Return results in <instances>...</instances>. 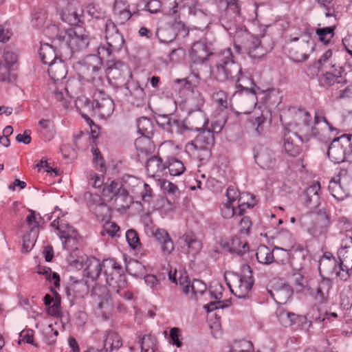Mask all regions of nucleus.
Returning a JSON list of instances; mask_svg holds the SVG:
<instances>
[{
    "label": "nucleus",
    "mask_w": 352,
    "mask_h": 352,
    "mask_svg": "<svg viewBox=\"0 0 352 352\" xmlns=\"http://www.w3.org/2000/svg\"><path fill=\"white\" fill-rule=\"evenodd\" d=\"M126 270L129 274L138 277L143 274L145 267L138 261L131 260L126 264Z\"/></svg>",
    "instance_id": "nucleus-42"
},
{
    "label": "nucleus",
    "mask_w": 352,
    "mask_h": 352,
    "mask_svg": "<svg viewBox=\"0 0 352 352\" xmlns=\"http://www.w3.org/2000/svg\"><path fill=\"white\" fill-rule=\"evenodd\" d=\"M107 78L114 80L113 83L118 87L126 82V78H132V74L126 64L121 60H108L106 70Z\"/></svg>",
    "instance_id": "nucleus-13"
},
{
    "label": "nucleus",
    "mask_w": 352,
    "mask_h": 352,
    "mask_svg": "<svg viewBox=\"0 0 352 352\" xmlns=\"http://www.w3.org/2000/svg\"><path fill=\"white\" fill-rule=\"evenodd\" d=\"M243 45V47L251 58L260 59L266 54L267 51L261 45L258 37L254 36L249 33V36H243L239 42Z\"/></svg>",
    "instance_id": "nucleus-16"
},
{
    "label": "nucleus",
    "mask_w": 352,
    "mask_h": 352,
    "mask_svg": "<svg viewBox=\"0 0 352 352\" xmlns=\"http://www.w3.org/2000/svg\"><path fill=\"white\" fill-rule=\"evenodd\" d=\"M339 72H337L336 74H331L329 72H324L322 74L321 78V83L322 86H332L335 83H341L342 80H339Z\"/></svg>",
    "instance_id": "nucleus-48"
},
{
    "label": "nucleus",
    "mask_w": 352,
    "mask_h": 352,
    "mask_svg": "<svg viewBox=\"0 0 352 352\" xmlns=\"http://www.w3.org/2000/svg\"><path fill=\"white\" fill-rule=\"evenodd\" d=\"M178 242L181 247V251L185 254H190L192 256L197 254L202 248L201 241L192 232L184 234L180 236Z\"/></svg>",
    "instance_id": "nucleus-22"
},
{
    "label": "nucleus",
    "mask_w": 352,
    "mask_h": 352,
    "mask_svg": "<svg viewBox=\"0 0 352 352\" xmlns=\"http://www.w3.org/2000/svg\"><path fill=\"white\" fill-rule=\"evenodd\" d=\"M137 12H134L131 13L129 9L126 10H122L121 12H118L115 13L114 15L116 16L118 21L120 24H124L126 21H128L131 17L135 15Z\"/></svg>",
    "instance_id": "nucleus-61"
},
{
    "label": "nucleus",
    "mask_w": 352,
    "mask_h": 352,
    "mask_svg": "<svg viewBox=\"0 0 352 352\" xmlns=\"http://www.w3.org/2000/svg\"><path fill=\"white\" fill-rule=\"evenodd\" d=\"M294 120L297 126L302 127L299 129L298 132L292 131L288 128H285L283 133V147L285 152L291 157L298 156L302 151V144L304 138L299 133L305 136V141H308L311 135H316L317 129L310 128L311 115L305 109H299L294 115Z\"/></svg>",
    "instance_id": "nucleus-2"
},
{
    "label": "nucleus",
    "mask_w": 352,
    "mask_h": 352,
    "mask_svg": "<svg viewBox=\"0 0 352 352\" xmlns=\"http://www.w3.org/2000/svg\"><path fill=\"white\" fill-rule=\"evenodd\" d=\"M173 116V114L159 115L156 118V122L161 129L167 131L168 129H170V123Z\"/></svg>",
    "instance_id": "nucleus-53"
},
{
    "label": "nucleus",
    "mask_w": 352,
    "mask_h": 352,
    "mask_svg": "<svg viewBox=\"0 0 352 352\" xmlns=\"http://www.w3.org/2000/svg\"><path fill=\"white\" fill-rule=\"evenodd\" d=\"M146 168L151 177H160L166 170V161L164 162L163 159L157 155H153L147 160Z\"/></svg>",
    "instance_id": "nucleus-26"
},
{
    "label": "nucleus",
    "mask_w": 352,
    "mask_h": 352,
    "mask_svg": "<svg viewBox=\"0 0 352 352\" xmlns=\"http://www.w3.org/2000/svg\"><path fill=\"white\" fill-rule=\"evenodd\" d=\"M334 61H336V58L333 54L332 50H327L318 60L319 71L324 72V69H328L329 63H333Z\"/></svg>",
    "instance_id": "nucleus-43"
},
{
    "label": "nucleus",
    "mask_w": 352,
    "mask_h": 352,
    "mask_svg": "<svg viewBox=\"0 0 352 352\" xmlns=\"http://www.w3.org/2000/svg\"><path fill=\"white\" fill-rule=\"evenodd\" d=\"M87 12L92 18L97 19H104L106 18L105 12L94 3H89L87 6Z\"/></svg>",
    "instance_id": "nucleus-49"
},
{
    "label": "nucleus",
    "mask_w": 352,
    "mask_h": 352,
    "mask_svg": "<svg viewBox=\"0 0 352 352\" xmlns=\"http://www.w3.org/2000/svg\"><path fill=\"white\" fill-rule=\"evenodd\" d=\"M320 182H314L306 188L300 195V199L303 204L309 209L318 208L320 204Z\"/></svg>",
    "instance_id": "nucleus-20"
},
{
    "label": "nucleus",
    "mask_w": 352,
    "mask_h": 352,
    "mask_svg": "<svg viewBox=\"0 0 352 352\" xmlns=\"http://www.w3.org/2000/svg\"><path fill=\"white\" fill-rule=\"evenodd\" d=\"M175 274L176 272L172 275L170 272L168 275L169 278L172 280L173 283L177 285L179 284L182 287V291L185 294H189L192 283H190L188 276L186 274H181L179 280H177L175 276Z\"/></svg>",
    "instance_id": "nucleus-39"
},
{
    "label": "nucleus",
    "mask_w": 352,
    "mask_h": 352,
    "mask_svg": "<svg viewBox=\"0 0 352 352\" xmlns=\"http://www.w3.org/2000/svg\"><path fill=\"white\" fill-rule=\"evenodd\" d=\"M104 275L106 283L112 290L118 293L127 285L122 267L114 258L103 260Z\"/></svg>",
    "instance_id": "nucleus-10"
},
{
    "label": "nucleus",
    "mask_w": 352,
    "mask_h": 352,
    "mask_svg": "<svg viewBox=\"0 0 352 352\" xmlns=\"http://www.w3.org/2000/svg\"><path fill=\"white\" fill-rule=\"evenodd\" d=\"M92 107L101 118L106 119L112 115L114 111V102L104 91L98 90L94 94Z\"/></svg>",
    "instance_id": "nucleus-15"
},
{
    "label": "nucleus",
    "mask_w": 352,
    "mask_h": 352,
    "mask_svg": "<svg viewBox=\"0 0 352 352\" xmlns=\"http://www.w3.org/2000/svg\"><path fill=\"white\" fill-rule=\"evenodd\" d=\"M39 56L41 61L45 65H50L54 63L56 59L55 50L52 45L47 43L41 45Z\"/></svg>",
    "instance_id": "nucleus-29"
},
{
    "label": "nucleus",
    "mask_w": 352,
    "mask_h": 352,
    "mask_svg": "<svg viewBox=\"0 0 352 352\" xmlns=\"http://www.w3.org/2000/svg\"><path fill=\"white\" fill-rule=\"evenodd\" d=\"M137 127L138 133L142 136L137 138L135 142V146L139 155L140 153L146 155L151 154L155 148L151 141L154 131V126L151 120L146 117L140 118L137 120Z\"/></svg>",
    "instance_id": "nucleus-9"
},
{
    "label": "nucleus",
    "mask_w": 352,
    "mask_h": 352,
    "mask_svg": "<svg viewBox=\"0 0 352 352\" xmlns=\"http://www.w3.org/2000/svg\"><path fill=\"white\" fill-rule=\"evenodd\" d=\"M168 168L171 176H179L184 173L186 170L183 162L174 157H168L166 160V169Z\"/></svg>",
    "instance_id": "nucleus-31"
},
{
    "label": "nucleus",
    "mask_w": 352,
    "mask_h": 352,
    "mask_svg": "<svg viewBox=\"0 0 352 352\" xmlns=\"http://www.w3.org/2000/svg\"><path fill=\"white\" fill-rule=\"evenodd\" d=\"M274 252H275V256H276L274 261L277 263L285 264L289 261V254L287 250L275 247Z\"/></svg>",
    "instance_id": "nucleus-52"
},
{
    "label": "nucleus",
    "mask_w": 352,
    "mask_h": 352,
    "mask_svg": "<svg viewBox=\"0 0 352 352\" xmlns=\"http://www.w3.org/2000/svg\"><path fill=\"white\" fill-rule=\"evenodd\" d=\"M246 195L247 197L249 195L241 194L239 191L233 186H230L226 192V197L228 198V201H230L233 203L236 200H239L240 197H243Z\"/></svg>",
    "instance_id": "nucleus-57"
},
{
    "label": "nucleus",
    "mask_w": 352,
    "mask_h": 352,
    "mask_svg": "<svg viewBox=\"0 0 352 352\" xmlns=\"http://www.w3.org/2000/svg\"><path fill=\"white\" fill-rule=\"evenodd\" d=\"M271 298L278 304H285L292 296L293 289L287 284H281L267 290Z\"/></svg>",
    "instance_id": "nucleus-25"
},
{
    "label": "nucleus",
    "mask_w": 352,
    "mask_h": 352,
    "mask_svg": "<svg viewBox=\"0 0 352 352\" xmlns=\"http://www.w3.org/2000/svg\"><path fill=\"white\" fill-rule=\"evenodd\" d=\"M191 60L195 64H203L208 57L215 60L212 72L216 79L221 82H230L234 83L236 91L232 96L245 94L254 97L256 90L254 80L245 76L241 65L234 61L230 48L217 50L211 43L203 41L193 43L190 52Z\"/></svg>",
    "instance_id": "nucleus-1"
},
{
    "label": "nucleus",
    "mask_w": 352,
    "mask_h": 352,
    "mask_svg": "<svg viewBox=\"0 0 352 352\" xmlns=\"http://www.w3.org/2000/svg\"><path fill=\"white\" fill-rule=\"evenodd\" d=\"M40 133L45 141L50 140L54 134L52 122L48 119H42L38 122Z\"/></svg>",
    "instance_id": "nucleus-38"
},
{
    "label": "nucleus",
    "mask_w": 352,
    "mask_h": 352,
    "mask_svg": "<svg viewBox=\"0 0 352 352\" xmlns=\"http://www.w3.org/2000/svg\"><path fill=\"white\" fill-rule=\"evenodd\" d=\"M299 223L302 230L314 237L325 236L330 226V217L325 210H319L302 216Z\"/></svg>",
    "instance_id": "nucleus-4"
},
{
    "label": "nucleus",
    "mask_w": 352,
    "mask_h": 352,
    "mask_svg": "<svg viewBox=\"0 0 352 352\" xmlns=\"http://www.w3.org/2000/svg\"><path fill=\"white\" fill-rule=\"evenodd\" d=\"M144 281L146 284L149 286L153 291L158 289L160 282L156 276L153 274H147L144 276Z\"/></svg>",
    "instance_id": "nucleus-64"
},
{
    "label": "nucleus",
    "mask_w": 352,
    "mask_h": 352,
    "mask_svg": "<svg viewBox=\"0 0 352 352\" xmlns=\"http://www.w3.org/2000/svg\"><path fill=\"white\" fill-rule=\"evenodd\" d=\"M78 237V234L73 228H70L67 232H64L61 236V238L65 239L63 241L65 246L68 248L77 243Z\"/></svg>",
    "instance_id": "nucleus-46"
},
{
    "label": "nucleus",
    "mask_w": 352,
    "mask_h": 352,
    "mask_svg": "<svg viewBox=\"0 0 352 352\" xmlns=\"http://www.w3.org/2000/svg\"><path fill=\"white\" fill-rule=\"evenodd\" d=\"M230 301L229 300H217L210 302L204 305V308L206 310L207 312H211L218 309H224L230 306Z\"/></svg>",
    "instance_id": "nucleus-51"
},
{
    "label": "nucleus",
    "mask_w": 352,
    "mask_h": 352,
    "mask_svg": "<svg viewBox=\"0 0 352 352\" xmlns=\"http://www.w3.org/2000/svg\"><path fill=\"white\" fill-rule=\"evenodd\" d=\"M104 25L107 45L100 46L98 52L102 57L108 58L115 56L121 50L124 44V38L111 19H107Z\"/></svg>",
    "instance_id": "nucleus-5"
},
{
    "label": "nucleus",
    "mask_w": 352,
    "mask_h": 352,
    "mask_svg": "<svg viewBox=\"0 0 352 352\" xmlns=\"http://www.w3.org/2000/svg\"><path fill=\"white\" fill-rule=\"evenodd\" d=\"M266 118L261 113L259 116L253 115L248 119V127L255 131L257 135H261L265 127Z\"/></svg>",
    "instance_id": "nucleus-32"
},
{
    "label": "nucleus",
    "mask_w": 352,
    "mask_h": 352,
    "mask_svg": "<svg viewBox=\"0 0 352 352\" xmlns=\"http://www.w3.org/2000/svg\"><path fill=\"white\" fill-rule=\"evenodd\" d=\"M91 151L95 163L97 164V166H100V171L104 173L106 171L105 161L102 157L99 149L98 148L93 147Z\"/></svg>",
    "instance_id": "nucleus-55"
},
{
    "label": "nucleus",
    "mask_w": 352,
    "mask_h": 352,
    "mask_svg": "<svg viewBox=\"0 0 352 352\" xmlns=\"http://www.w3.org/2000/svg\"><path fill=\"white\" fill-rule=\"evenodd\" d=\"M338 271L336 276L340 280L346 281L351 276L352 273V236L346 234L345 239H342L341 246L338 249Z\"/></svg>",
    "instance_id": "nucleus-11"
},
{
    "label": "nucleus",
    "mask_w": 352,
    "mask_h": 352,
    "mask_svg": "<svg viewBox=\"0 0 352 352\" xmlns=\"http://www.w3.org/2000/svg\"><path fill=\"white\" fill-rule=\"evenodd\" d=\"M221 245L225 250L240 256L243 255L249 250L248 243L242 242L236 236L232 237L230 242H222Z\"/></svg>",
    "instance_id": "nucleus-27"
},
{
    "label": "nucleus",
    "mask_w": 352,
    "mask_h": 352,
    "mask_svg": "<svg viewBox=\"0 0 352 352\" xmlns=\"http://www.w3.org/2000/svg\"><path fill=\"white\" fill-rule=\"evenodd\" d=\"M254 159L256 164L263 169H272L276 163L274 152L264 146L255 148Z\"/></svg>",
    "instance_id": "nucleus-18"
},
{
    "label": "nucleus",
    "mask_w": 352,
    "mask_h": 352,
    "mask_svg": "<svg viewBox=\"0 0 352 352\" xmlns=\"http://www.w3.org/2000/svg\"><path fill=\"white\" fill-rule=\"evenodd\" d=\"M252 226V221L250 217L244 216L239 223V231L241 234H248Z\"/></svg>",
    "instance_id": "nucleus-63"
},
{
    "label": "nucleus",
    "mask_w": 352,
    "mask_h": 352,
    "mask_svg": "<svg viewBox=\"0 0 352 352\" xmlns=\"http://www.w3.org/2000/svg\"><path fill=\"white\" fill-rule=\"evenodd\" d=\"M179 329L178 328L174 327L170 330V342L172 344L176 345L177 347L182 346V343L179 340Z\"/></svg>",
    "instance_id": "nucleus-62"
},
{
    "label": "nucleus",
    "mask_w": 352,
    "mask_h": 352,
    "mask_svg": "<svg viewBox=\"0 0 352 352\" xmlns=\"http://www.w3.org/2000/svg\"><path fill=\"white\" fill-rule=\"evenodd\" d=\"M139 343L141 352H148L150 349H157V339L151 334L144 335L140 339Z\"/></svg>",
    "instance_id": "nucleus-40"
},
{
    "label": "nucleus",
    "mask_w": 352,
    "mask_h": 352,
    "mask_svg": "<svg viewBox=\"0 0 352 352\" xmlns=\"http://www.w3.org/2000/svg\"><path fill=\"white\" fill-rule=\"evenodd\" d=\"M231 0H228V9L225 13L221 14L219 21L223 28L229 33L230 35L233 36L235 43L240 42L241 38L243 36H249V32L248 30L243 27H241L236 24L235 16H233L230 13V10H233V13L236 14L239 13V7L237 5L238 0L236 2V5L229 3Z\"/></svg>",
    "instance_id": "nucleus-12"
},
{
    "label": "nucleus",
    "mask_w": 352,
    "mask_h": 352,
    "mask_svg": "<svg viewBox=\"0 0 352 352\" xmlns=\"http://www.w3.org/2000/svg\"><path fill=\"white\" fill-rule=\"evenodd\" d=\"M29 212L30 214L26 217L27 224L31 227V228L38 230L41 223L43 221V218L41 217L40 214L36 213L34 210H30Z\"/></svg>",
    "instance_id": "nucleus-45"
},
{
    "label": "nucleus",
    "mask_w": 352,
    "mask_h": 352,
    "mask_svg": "<svg viewBox=\"0 0 352 352\" xmlns=\"http://www.w3.org/2000/svg\"><path fill=\"white\" fill-rule=\"evenodd\" d=\"M125 89L128 91L131 96V103L136 107L144 105L146 100V94L144 89L140 85L139 82L132 79L127 80L124 83Z\"/></svg>",
    "instance_id": "nucleus-19"
},
{
    "label": "nucleus",
    "mask_w": 352,
    "mask_h": 352,
    "mask_svg": "<svg viewBox=\"0 0 352 352\" xmlns=\"http://www.w3.org/2000/svg\"><path fill=\"white\" fill-rule=\"evenodd\" d=\"M185 121L187 124L188 131H202V133L197 136L195 143H191V145L196 149L198 148L197 142H204L206 145L212 144L214 137L211 134V131L210 130L205 131V125L208 120L202 111L199 110L190 113Z\"/></svg>",
    "instance_id": "nucleus-7"
},
{
    "label": "nucleus",
    "mask_w": 352,
    "mask_h": 352,
    "mask_svg": "<svg viewBox=\"0 0 352 352\" xmlns=\"http://www.w3.org/2000/svg\"><path fill=\"white\" fill-rule=\"evenodd\" d=\"M285 316L287 319V321L285 324V327H292L296 324L298 314L290 311H282L280 313V317L283 318Z\"/></svg>",
    "instance_id": "nucleus-56"
},
{
    "label": "nucleus",
    "mask_w": 352,
    "mask_h": 352,
    "mask_svg": "<svg viewBox=\"0 0 352 352\" xmlns=\"http://www.w3.org/2000/svg\"><path fill=\"white\" fill-rule=\"evenodd\" d=\"M103 338V348L102 349L91 348L85 352H117L122 345V338L116 331H108Z\"/></svg>",
    "instance_id": "nucleus-21"
},
{
    "label": "nucleus",
    "mask_w": 352,
    "mask_h": 352,
    "mask_svg": "<svg viewBox=\"0 0 352 352\" xmlns=\"http://www.w3.org/2000/svg\"><path fill=\"white\" fill-rule=\"evenodd\" d=\"M37 273L45 276L46 280L53 283L55 287L60 286V276L56 272H52L51 268L48 267L38 266Z\"/></svg>",
    "instance_id": "nucleus-36"
},
{
    "label": "nucleus",
    "mask_w": 352,
    "mask_h": 352,
    "mask_svg": "<svg viewBox=\"0 0 352 352\" xmlns=\"http://www.w3.org/2000/svg\"><path fill=\"white\" fill-rule=\"evenodd\" d=\"M227 120L226 115L221 116L220 118L212 122V133H219L225 126Z\"/></svg>",
    "instance_id": "nucleus-60"
},
{
    "label": "nucleus",
    "mask_w": 352,
    "mask_h": 352,
    "mask_svg": "<svg viewBox=\"0 0 352 352\" xmlns=\"http://www.w3.org/2000/svg\"><path fill=\"white\" fill-rule=\"evenodd\" d=\"M95 60L100 63V60L96 56H90L89 59L78 63V69L79 76L87 82H91L95 87H100L102 83V78L97 76L100 67L91 63V60Z\"/></svg>",
    "instance_id": "nucleus-14"
},
{
    "label": "nucleus",
    "mask_w": 352,
    "mask_h": 352,
    "mask_svg": "<svg viewBox=\"0 0 352 352\" xmlns=\"http://www.w3.org/2000/svg\"><path fill=\"white\" fill-rule=\"evenodd\" d=\"M147 234H151L161 245L162 251L166 254H170L174 250L173 242L167 231L162 228L148 227L146 228Z\"/></svg>",
    "instance_id": "nucleus-17"
},
{
    "label": "nucleus",
    "mask_w": 352,
    "mask_h": 352,
    "mask_svg": "<svg viewBox=\"0 0 352 352\" xmlns=\"http://www.w3.org/2000/svg\"><path fill=\"white\" fill-rule=\"evenodd\" d=\"M336 26H328L325 28H318L316 30V34L318 39L325 45H327L334 36Z\"/></svg>",
    "instance_id": "nucleus-34"
},
{
    "label": "nucleus",
    "mask_w": 352,
    "mask_h": 352,
    "mask_svg": "<svg viewBox=\"0 0 352 352\" xmlns=\"http://www.w3.org/2000/svg\"><path fill=\"white\" fill-rule=\"evenodd\" d=\"M256 257L258 262L265 265H270L275 261L274 250H271L265 245H261L258 248Z\"/></svg>",
    "instance_id": "nucleus-30"
},
{
    "label": "nucleus",
    "mask_w": 352,
    "mask_h": 352,
    "mask_svg": "<svg viewBox=\"0 0 352 352\" xmlns=\"http://www.w3.org/2000/svg\"><path fill=\"white\" fill-rule=\"evenodd\" d=\"M212 98L221 109H226L228 107L229 102L228 94L226 91L219 90L214 92L212 95Z\"/></svg>",
    "instance_id": "nucleus-47"
},
{
    "label": "nucleus",
    "mask_w": 352,
    "mask_h": 352,
    "mask_svg": "<svg viewBox=\"0 0 352 352\" xmlns=\"http://www.w3.org/2000/svg\"><path fill=\"white\" fill-rule=\"evenodd\" d=\"M85 267L83 271V276L90 278L93 282L98 281L102 272H104L103 261L94 256L87 258L85 263Z\"/></svg>",
    "instance_id": "nucleus-23"
},
{
    "label": "nucleus",
    "mask_w": 352,
    "mask_h": 352,
    "mask_svg": "<svg viewBox=\"0 0 352 352\" xmlns=\"http://www.w3.org/2000/svg\"><path fill=\"white\" fill-rule=\"evenodd\" d=\"M87 199V205L91 210L94 211L96 215L99 217L100 215H102V214H99L101 210H106L107 212L109 210L107 205L103 201L102 198L98 194L95 193H88Z\"/></svg>",
    "instance_id": "nucleus-28"
},
{
    "label": "nucleus",
    "mask_w": 352,
    "mask_h": 352,
    "mask_svg": "<svg viewBox=\"0 0 352 352\" xmlns=\"http://www.w3.org/2000/svg\"><path fill=\"white\" fill-rule=\"evenodd\" d=\"M96 286L97 283H95L93 293L98 296V309L101 311V314L104 316H107L113 309L112 298L105 287L99 288L101 294H98Z\"/></svg>",
    "instance_id": "nucleus-24"
},
{
    "label": "nucleus",
    "mask_w": 352,
    "mask_h": 352,
    "mask_svg": "<svg viewBox=\"0 0 352 352\" xmlns=\"http://www.w3.org/2000/svg\"><path fill=\"white\" fill-rule=\"evenodd\" d=\"M221 211L223 217L226 219H230L234 215H238L236 208L233 206V203L230 201L223 203L221 206Z\"/></svg>",
    "instance_id": "nucleus-50"
},
{
    "label": "nucleus",
    "mask_w": 352,
    "mask_h": 352,
    "mask_svg": "<svg viewBox=\"0 0 352 352\" xmlns=\"http://www.w3.org/2000/svg\"><path fill=\"white\" fill-rule=\"evenodd\" d=\"M48 73L53 80H59L66 76L67 70L65 65L61 61L54 62L49 65Z\"/></svg>",
    "instance_id": "nucleus-33"
},
{
    "label": "nucleus",
    "mask_w": 352,
    "mask_h": 352,
    "mask_svg": "<svg viewBox=\"0 0 352 352\" xmlns=\"http://www.w3.org/2000/svg\"><path fill=\"white\" fill-rule=\"evenodd\" d=\"M45 34L54 42L57 41L60 47L69 49L72 53L85 50L90 42L89 34L81 26L69 28L59 32L56 25H51L46 28Z\"/></svg>",
    "instance_id": "nucleus-3"
},
{
    "label": "nucleus",
    "mask_w": 352,
    "mask_h": 352,
    "mask_svg": "<svg viewBox=\"0 0 352 352\" xmlns=\"http://www.w3.org/2000/svg\"><path fill=\"white\" fill-rule=\"evenodd\" d=\"M237 203L238 207L236 208V211H238V216L243 215L247 208H252L254 206V203L245 201L244 200V196L240 197Z\"/></svg>",
    "instance_id": "nucleus-59"
},
{
    "label": "nucleus",
    "mask_w": 352,
    "mask_h": 352,
    "mask_svg": "<svg viewBox=\"0 0 352 352\" xmlns=\"http://www.w3.org/2000/svg\"><path fill=\"white\" fill-rule=\"evenodd\" d=\"M38 230L30 228V231L24 234L23 238V250L25 252H30L36 241Z\"/></svg>",
    "instance_id": "nucleus-37"
},
{
    "label": "nucleus",
    "mask_w": 352,
    "mask_h": 352,
    "mask_svg": "<svg viewBox=\"0 0 352 352\" xmlns=\"http://www.w3.org/2000/svg\"><path fill=\"white\" fill-rule=\"evenodd\" d=\"M226 284L230 292L238 298H249V293L254 285L252 270L248 265L242 267V274L233 275V284L231 285L226 278Z\"/></svg>",
    "instance_id": "nucleus-8"
},
{
    "label": "nucleus",
    "mask_w": 352,
    "mask_h": 352,
    "mask_svg": "<svg viewBox=\"0 0 352 352\" xmlns=\"http://www.w3.org/2000/svg\"><path fill=\"white\" fill-rule=\"evenodd\" d=\"M126 239L129 245L133 250H140L142 249V245L140 243L139 235L135 230L130 229L126 231Z\"/></svg>",
    "instance_id": "nucleus-41"
},
{
    "label": "nucleus",
    "mask_w": 352,
    "mask_h": 352,
    "mask_svg": "<svg viewBox=\"0 0 352 352\" xmlns=\"http://www.w3.org/2000/svg\"><path fill=\"white\" fill-rule=\"evenodd\" d=\"M327 155L334 163L352 162V134L334 138L328 146Z\"/></svg>",
    "instance_id": "nucleus-6"
},
{
    "label": "nucleus",
    "mask_w": 352,
    "mask_h": 352,
    "mask_svg": "<svg viewBox=\"0 0 352 352\" xmlns=\"http://www.w3.org/2000/svg\"><path fill=\"white\" fill-rule=\"evenodd\" d=\"M61 19L69 25L75 26L74 28L80 26L79 23L81 22L78 14L76 12H63L61 13Z\"/></svg>",
    "instance_id": "nucleus-44"
},
{
    "label": "nucleus",
    "mask_w": 352,
    "mask_h": 352,
    "mask_svg": "<svg viewBox=\"0 0 352 352\" xmlns=\"http://www.w3.org/2000/svg\"><path fill=\"white\" fill-rule=\"evenodd\" d=\"M337 227L340 232H348L352 230V222L346 217H340L337 219Z\"/></svg>",
    "instance_id": "nucleus-54"
},
{
    "label": "nucleus",
    "mask_w": 352,
    "mask_h": 352,
    "mask_svg": "<svg viewBox=\"0 0 352 352\" xmlns=\"http://www.w3.org/2000/svg\"><path fill=\"white\" fill-rule=\"evenodd\" d=\"M170 124V129H168L166 131L168 133L184 134L188 131L187 124L186 123L185 120H182L177 118L175 115L173 116Z\"/></svg>",
    "instance_id": "nucleus-35"
},
{
    "label": "nucleus",
    "mask_w": 352,
    "mask_h": 352,
    "mask_svg": "<svg viewBox=\"0 0 352 352\" xmlns=\"http://www.w3.org/2000/svg\"><path fill=\"white\" fill-rule=\"evenodd\" d=\"M206 289V285L201 280H194L192 283L190 291L196 297L198 294L201 295Z\"/></svg>",
    "instance_id": "nucleus-58"
}]
</instances>
